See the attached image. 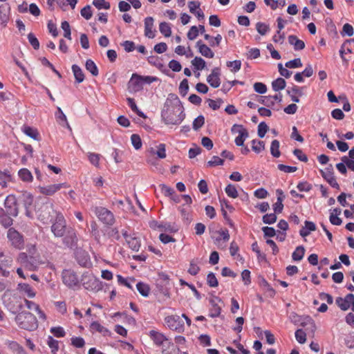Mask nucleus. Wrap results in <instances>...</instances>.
I'll list each match as a JSON object with an SVG mask.
<instances>
[{"label":"nucleus","mask_w":354,"mask_h":354,"mask_svg":"<svg viewBox=\"0 0 354 354\" xmlns=\"http://www.w3.org/2000/svg\"><path fill=\"white\" fill-rule=\"evenodd\" d=\"M178 209L180 212L184 224L186 225H189L193 220L192 210L190 207H189V209L185 208V205H183L178 207Z\"/></svg>","instance_id":"aec40b11"},{"label":"nucleus","mask_w":354,"mask_h":354,"mask_svg":"<svg viewBox=\"0 0 354 354\" xmlns=\"http://www.w3.org/2000/svg\"><path fill=\"white\" fill-rule=\"evenodd\" d=\"M252 144V149L257 153H259L265 149V142L262 140H253Z\"/></svg>","instance_id":"c03bdc74"},{"label":"nucleus","mask_w":354,"mask_h":354,"mask_svg":"<svg viewBox=\"0 0 354 354\" xmlns=\"http://www.w3.org/2000/svg\"><path fill=\"white\" fill-rule=\"evenodd\" d=\"M153 18L151 17H147L145 19V35L150 39H153L156 36V30H153Z\"/></svg>","instance_id":"dca6fc26"},{"label":"nucleus","mask_w":354,"mask_h":354,"mask_svg":"<svg viewBox=\"0 0 354 354\" xmlns=\"http://www.w3.org/2000/svg\"><path fill=\"white\" fill-rule=\"evenodd\" d=\"M127 104H128L129 106L131 108V109L134 113H136L138 116H140V118H147V115L138 108L133 98L127 97Z\"/></svg>","instance_id":"7c9ffc66"},{"label":"nucleus","mask_w":354,"mask_h":354,"mask_svg":"<svg viewBox=\"0 0 354 354\" xmlns=\"http://www.w3.org/2000/svg\"><path fill=\"white\" fill-rule=\"evenodd\" d=\"M4 210L11 216L17 217L19 214V204L17 198L13 194L7 196L4 201Z\"/></svg>","instance_id":"1a4fd4ad"},{"label":"nucleus","mask_w":354,"mask_h":354,"mask_svg":"<svg viewBox=\"0 0 354 354\" xmlns=\"http://www.w3.org/2000/svg\"><path fill=\"white\" fill-rule=\"evenodd\" d=\"M212 307L209 309V316L214 318L218 317L221 312V307L215 302V300L212 299L209 300Z\"/></svg>","instance_id":"cd10ccee"},{"label":"nucleus","mask_w":354,"mask_h":354,"mask_svg":"<svg viewBox=\"0 0 354 354\" xmlns=\"http://www.w3.org/2000/svg\"><path fill=\"white\" fill-rule=\"evenodd\" d=\"M92 211L98 220L105 226L110 227L115 223L113 213L107 208L102 206H95L92 208Z\"/></svg>","instance_id":"423d86ee"},{"label":"nucleus","mask_w":354,"mask_h":354,"mask_svg":"<svg viewBox=\"0 0 354 354\" xmlns=\"http://www.w3.org/2000/svg\"><path fill=\"white\" fill-rule=\"evenodd\" d=\"M221 69L215 67L212 70V73L207 77V82L213 88H218L221 84Z\"/></svg>","instance_id":"ddd939ff"},{"label":"nucleus","mask_w":354,"mask_h":354,"mask_svg":"<svg viewBox=\"0 0 354 354\" xmlns=\"http://www.w3.org/2000/svg\"><path fill=\"white\" fill-rule=\"evenodd\" d=\"M93 5L95 8H97L98 10H101V9L108 10L111 7L110 3L108 1H106L105 0H93Z\"/></svg>","instance_id":"8fccbe9b"},{"label":"nucleus","mask_w":354,"mask_h":354,"mask_svg":"<svg viewBox=\"0 0 354 354\" xmlns=\"http://www.w3.org/2000/svg\"><path fill=\"white\" fill-rule=\"evenodd\" d=\"M258 101L262 104L265 105L267 107L272 108L274 105V102L272 100L270 95L268 96H258Z\"/></svg>","instance_id":"a18cd8bd"},{"label":"nucleus","mask_w":354,"mask_h":354,"mask_svg":"<svg viewBox=\"0 0 354 354\" xmlns=\"http://www.w3.org/2000/svg\"><path fill=\"white\" fill-rule=\"evenodd\" d=\"M295 338L299 344H304L306 341V334L302 329L295 331Z\"/></svg>","instance_id":"69168bd1"},{"label":"nucleus","mask_w":354,"mask_h":354,"mask_svg":"<svg viewBox=\"0 0 354 354\" xmlns=\"http://www.w3.org/2000/svg\"><path fill=\"white\" fill-rule=\"evenodd\" d=\"M15 319L18 326L24 330L33 331L38 327L37 317L28 311H21L16 315Z\"/></svg>","instance_id":"7ed1b4c3"},{"label":"nucleus","mask_w":354,"mask_h":354,"mask_svg":"<svg viewBox=\"0 0 354 354\" xmlns=\"http://www.w3.org/2000/svg\"><path fill=\"white\" fill-rule=\"evenodd\" d=\"M299 324L302 327H305L308 324H310L312 326L313 330H315L316 329L315 323L314 320L308 315L302 316V320Z\"/></svg>","instance_id":"6e6d98bb"},{"label":"nucleus","mask_w":354,"mask_h":354,"mask_svg":"<svg viewBox=\"0 0 354 354\" xmlns=\"http://www.w3.org/2000/svg\"><path fill=\"white\" fill-rule=\"evenodd\" d=\"M286 82L282 77H278L272 82V88L274 91H279L285 88Z\"/></svg>","instance_id":"c9c22d12"},{"label":"nucleus","mask_w":354,"mask_h":354,"mask_svg":"<svg viewBox=\"0 0 354 354\" xmlns=\"http://www.w3.org/2000/svg\"><path fill=\"white\" fill-rule=\"evenodd\" d=\"M131 141L132 145L136 150H138L142 147V140L140 136L138 134H132L131 136Z\"/></svg>","instance_id":"e2e57ef3"},{"label":"nucleus","mask_w":354,"mask_h":354,"mask_svg":"<svg viewBox=\"0 0 354 354\" xmlns=\"http://www.w3.org/2000/svg\"><path fill=\"white\" fill-rule=\"evenodd\" d=\"M161 118L165 124H180L185 118L182 102L175 93H169L161 111Z\"/></svg>","instance_id":"f257e3e1"},{"label":"nucleus","mask_w":354,"mask_h":354,"mask_svg":"<svg viewBox=\"0 0 354 354\" xmlns=\"http://www.w3.org/2000/svg\"><path fill=\"white\" fill-rule=\"evenodd\" d=\"M18 175L20 179L24 182L30 183L33 180L31 172L26 168L19 169Z\"/></svg>","instance_id":"c85d7f7f"},{"label":"nucleus","mask_w":354,"mask_h":354,"mask_svg":"<svg viewBox=\"0 0 354 354\" xmlns=\"http://www.w3.org/2000/svg\"><path fill=\"white\" fill-rule=\"evenodd\" d=\"M75 258L81 267L90 268L92 266L90 256L84 250L77 249L75 252Z\"/></svg>","instance_id":"f8f14e48"},{"label":"nucleus","mask_w":354,"mask_h":354,"mask_svg":"<svg viewBox=\"0 0 354 354\" xmlns=\"http://www.w3.org/2000/svg\"><path fill=\"white\" fill-rule=\"evenodd\" d=\"M286 67L288 68H296L302 66V63L300 58H295L292 60L288 61L285 64Z\"/></svg>","instance_id":"0e129e2a"},{"label":"nucleus","mask_w":354,"mask_h":354,"mask_svg":"<svg viewBox=\"0 0 354 354\" xmlns=\"http://www.w3.org/2000/svg\"><path fill=\"white\" fill-rule=\"evenodd\" d=\"M297 188L300 192H309L312 189L313 186L310 183H308L307 181H302L299 182L297 185Z\"/></svg>","instance_id":"774afa93"},{"label":"nucleus","mask_w":354,"mask_h":354,"mask_svg":"<svg viewBox=\"0 0 354 354\" xmlns=\"http://www.w3.org/2000/svg\"><path fill=\"white\" fill-rule=\"evenodd\" d=\"M24 133L30 137L31 138H33L35 140H39V134L36 129H34L29 126H25L23 129Z\"/></svg>","instance_id":"72a5a7b5"},{"label":"nucleus","mask_w":354,"mask_h":354,"mask_svg":"<svg viewBox=\"0 0 354 354\" xmlns=\"http://www.w3.org/2000/svg\"><path fill=\"white\" fill-rule=\"evenodd\" d=\"M61 28L64 30V37L69 40H71V31L69 23L66 21H62Z\"/></svg>","instance_id":"4d7b16f0"},{"label":"nucleus","mask_w":354,"mask_h":354,"mask_svg":"<svg viewBox=\"0 0 354 354\" xmlns=\"http://www.w3.org/2000/svg\"><path fill=\"white\" fill-rule=\"evenodd\" d=\"M304 224L305 226L299 230V234L302 237L308 236L311 232L315 231L317 229L316 225L313 221H306Z\"/></svg>","instance_id":"5701e85b"},{"label":"nucleus","mask_w":354,"mask_h":354,"mask_svg":"<svg viewBox=\"0 0 354 354\" xmlns=\"http://www.w3.org/2000/svg\"><path fill=\"white\" fill-rule=\"evenodd\" d=\"M192 64L194 66V69L197 71H201L206 67L205 61L201 57H195L194 59L192 60Z\"/></svg>","instance_id":"4c0bfd02"},{"label":"nucleus","mask_w":354,"mask_h":354,"mask_svg":"<svg viewBox=\"0 0 354 354\" xmlns=\"http://www.w3.org/2000/svg\"><path fill=\"white\" fill-rule=\"evenodd\" d=\"M239 135L235 138V144L239 147L244 145V141L249 136V133L247 129H243L239 131Z\"/></svg>","instance_id":"473e14b6"},{"label":"nucleus","mask_w":354,"mask_h":354,"mask_svg":"<svg viewBox=\"0 0 354 354\" xmlns=\"http://www.w3.org/2000/svg\"><path fill=\"white\" fill-rule=\"evenodd\" d=\"M56 212H58L53 209V203L44 204L37 211L38 218L44 224L51 223L56 216Z\"/></svg>","instance_id":"6e6552de"},{"label":"nucleus","mask_w":354,"mask_h":354,"mask_svg":"<svg viewBox=\"0 0 354 354\" xmlns=\"http://www.w3.org/2000/svg\"><path fill=\"white\" fill-rule=\"evenodd\" d=\"M205 124V118L203 115H200L196 118L194 119L192 128L195 131L199 130Z\"/></svg>","instance_id":"3c124183"},{"label":"nucleus","mask_w":354,"mask_h":354,"mask_svg":"<svg viewBox=\"0 0 354 354\" xmlns=\"http://www.w3.org/2000/svg\"><path fill=\"white\" fill-rule=\"evenodd\" d=\"M17 261L24 268L30 271L37 270L40 264L39 255H28L26 252L19 254Z\"/></svg>","instance_id":"0eeeda50"},{"label":"nucleus","mask_w":354,"mask_h":354,"mask_svg":"<svg viewBox=\"0 0 354 354\" xmlns=\"http://www.w3.org/2000/svg\"><path fill=\"white\" fill-rule=\"evenodd\" d=\"M75 82L78 84L84 80L85 76L82 68L77 64H73L71 67Z\"/></svg>","instance_id":"a878e982"},{"label":"nucleus","mask_w":354,"mask_h":354,"mask_svg":"<svg viewBox=\"0 0 354 354\" xmlns=\"http://www.w3.org/2000/svg\"><path fill=\"white\" fill-rule=\"evenodd\" d=\"M207 283L209 287L215 288L218 285V280L213 272H209L207 276Z\"/></svg>","instance_id":"13d9d810"},{"label":"nucleus","mask_w":354,"mask_h":354,"mask_svg":"<svg viewBox=\"0 0 354 354\" xmlns=\"http://www.w3.org/2000/svg\"><path fill=\"white\" fill-rule=\"evenodd\" d=\"M322 178L333 188L339 189V185L337 183L334 173L321 174Z\"/></svg>","instance_id":"bb28decb"},{"label":"nucleus","mask_w":354,"mask_h":354,"mask_svg":"<svg viewBox=\"0 0 354 354\" xmlns=\"http://www.w3.org/2000/svg\"><path fill=\"white\" fill-rule=\"evenodd\" d=\"M204 38L209 41V46L212 47L215 46H218L222 40V36L220 34H218L216 37H212L208 34H205Z\"/></svg>","instance_id":"f704fd0d"},{"label":"nucleus","mask_w":354,"mask_h":354,"mask_svg":"<svg viewBox=\"0 0 354 354\" xmlns=\"http://www.w3.org/2000/svg\"><path fill=\"white\" fill-rule=\"evenodd\" d=\"M90 330L92 333L99 332L103 335V336H109L111 332L109 329L102 326L98 322L94 321L90 324Z\"/></svg>","instance_id":"4be33fe9"},{"label":"nucleus","mask_w":354,"mask_h":354,"mask_svg":"<svg viewBox=\"0 0 354 354\" xmlns=\"http://www.w3.org/2000/svg\"><path fill=\"white\" fill-rule=\"evenodd\" d=\"M268 129L269 127L265 122H260L259 124L258 125V136L261 138H263L265 136L267 131H268Z\"/></svg>","instance_id":"680f3d73"},{"label":"nucleus","mask_w":354,"mask_h":354,"mask_svg":"<svg viewBox=\"0 0 354 354\" xmlns=\"http://www.w3.org/2000/svg\"><path fill=\"white\" fill-rule=\"evenodd\" d=\"M8 240L11 242L12 245L17 249H21L24 246V241L23 235L13 227H10L7 234Z\"/></svg>","instance_id":"9b49d317"},{"label":"nucleus","mask_w":354,"mask_h":354,"mask_svg":"<svg viewBox=\"0 0 354 354\" xmlns=\"http://www.w3.org/2000/svg\"><path fill=\"white\" fill-rule=\"evenodd\" d=\"M159 30L165 37H169L171 35V28L169 24L167 22H161L159 25Z\"/></svg>","instance_id":"79ce46f5"},{"label":"nucleus","mask_w":354,"mask_h":354,"mask_svg":"<svg viewBox=\"0 0 354 354\" xmlns=\"http://www.w3.org/2000/svg\"><path fill=\"white\" fill-rule=\"evenodd\" d=\"M280 143L277 140H273L270 145V153L274 158H279L281 156L279 151Z\"/></svg>","instance_id":"58836bf2"},{"label":"nucleus","mask_w":354,"mask_h":354,"mask_svg":"<svg viewBox=\"0 0 354 354\" xmlns=\"http://www.w3.org/2000/svg\"><path fill=\"white\" fill-rule=\"evenodd\" d=\"M140 75L138 73H133L128 83V88L130 91L136 93L143 89L142 81L139 80Z\"/></svg>","instance_id":"2eb2a0df"},{"label":"nucleus","mask_w":354,"mask_h":354,"mask_svg":"<svg viewBox=\"0 0 354 354\" xmlns=\"http://www.w3.org/2000/svg\"><path fill=\"white\" fill-rule=\"evenodd\" d=\"M305 248L303 245L297 246L292 254V260L299 261L303 259L305 254Z\"/></svg>","instance_id":"c756f323"},{"label":"nucleus","mask_w":354,"mask_h":354,"mask_svg":"<svg viewBox=\"0 0 354 354\" xmlns=\"http://www.w3.org/2000/svg\"><path fill=\"white\" fill-rule=\"evenodd\" d=\"M139 80L142 81V85L144 84H151L153 82L160 81V79L155 76H143L140 75L139 77Z\"/></svg>","instance_id":"052dcab7"},{"label":"nucleus","mask_w":354,"mask_h":354,"mask_svg":"<svg viewBox=\"0 0 354 354\" xmlns=\"http://www.w3.org/2000/svg\"><path fill=\"white\" fill-rule=\"evenodd\" d=\"M256 29L261 35H265L270 31V26L263 22H257L256 24Z\"/></svg>","instance_id":"603ef678"},{"label":"nucleus","mask_w":354,"mask_h":354,"mask_svg":"<svg viewBox=\"0 0 354 354\" xmlns=\"http://www.w3.org/2000/svg\"><path fill=\"white\" fill-rule=\"evenodd\" d=\"M62 279L63 283L69 289L76 290L81 288V279L79 278L77 272L73 270H63L62 272Z\"/></svg>","instance_id":"39448f33"},{"label":"nucleus","mask_w":354,"mask_h":354,"mask_svg":"<svg viewBox=\"0 0 354 354\" xmlns=\"http://www.w3.org/2000/svg\"><path fill=\"white\" fill-rule=\"evenodd\" d=\"M81 285L87 290L98 292L103 288V282L88 272H84L81 276Z\"/></svg>","instance_id":"20e7f679"},{"label":"nucleus","mask_w":354,"mask_h":354,"mask_svg":"<svg viewBox=\"0 0 354 354\" xmlns=\"http://www.w3.org/2000/svg\"><path fill=\"white\" fill-rule=\"evenodd\" d=\"M129 247L133 251L138 252L141 246V241L139 237L136 236V233L127 241Z\"/></svg>","instance_id":"393cba45"},{"label":"nucleus","mask_w":354,"mask_h":354,"mask_svg":"<svg viewBox=\"0 0 354 354\" xmlns=\"http://www.w3.org/2000/svg\"><path fill=\"white\" fill-rule=\"evenodd\" d=\"M189 84L187 79H184L181 81L179 86V93L181 96L185 97L189 91Z\"/></svg>","instance_id":"864d4df0"},{"label":"nucleus","mask_w":354,"mask_h":354,"mask_svg":"<svg viewBox=\"0 0 354 354\" xmlns=\"http://www.w3.org/2000/svg\"><path fill=\"white\" fill-rule=\"evenodd\" d=\"M86 69L89 71L93 76H97L99 74L98 68L95 62L91 59H87L85 64Z\"/></svg>","instance_id":"e433bc0d"},{"label":"nucleus","mask_w":354,"mask_h":354,"mask_svg":"<svg viewBox=\"0 0 354 354\" xmlns=\"http://www.w3.org/2000/svg\"><path fill=\"white\" fill-rule=\"evenodd\" d=\"M226 66L228 68H230L231 71L232 73H236L241 69V60H234V61H228L226 63Z\"/></svg>","instance_id":"49530a36"},{"label":"nucleus","mask_w":354,"mask_h":354,"mask_svg":"<svg viewBox=\"0 0 354 354\" xmlns=\"http://www.w3.org/2000/svg\"><path fill=\"white\" fill-rule=\"evenodd\" d=\"M50 331L56 337H64L66 335V332L62 326L52 327Z\"/></svg>","instance_id":"338daca9"},{"label":"nucleus","mask_w":354,"mask_h":354,"mask_svg":"<svg viewBox=\"0 0 354 354\" xmlns=\"http://www.w3.org/2000/svg\"><path fill=\"white\" fill-rule=\"evenodd\" d=\"M196 46L198 49V52L204 57L207 58H213L214 57V53L212 49L206 44H203L201 40H198L196 42Z\"/></svg>","instance_id":"6ab92c4d"},{"label":"nucleus","mask_w":354,"mask_h":354,"mask_svg":"<svg viewBox=\"0 0 354 354\" xmlns=\"http://www.w3.org/2000/svg\"><path fill=\"white\" fill-rule=\"evenodd\" d=\"M13 216L6 212L3 207H0V224L5 228L10 227L13 224Z\"/></svg>","instance_id":"f3484780"},{"label":"nucleus","mask_w":354,"mask_h":354,"mask_svg":"<svg viewBox=\"0 0 354 354\" xmlns=\"http://www.w3.org/2000/svg\"><path fill=\"white\" fill-rule=\"evenodd\" d=\"M225 191L227 195L230 198H236L239 196L236 188L234 185H227L225 189Z\"/></svg>","instance_id":"de8ad7c7"},{"label":"nucleus","mask_w":354,"mask_h":354,"mask_svg":"<svg viewBox=\"0 0 354 354\" xmlns=\"http://www.w3.org/2000/svg\"><path fill=\"white\" fill-rule=\"evenodd\" d=\"M51 223L50 230L55 237L62 238V243L66 248H77V232L72 227L67 226L66 221L62 212H56V216Z\"/></svg>","instance_id":"f03ea898"},{"label":"nucleus","mask_w":354,"mask_h":354,"mask_svg":"<svg viewBox=\"0 0 354 354\" xmlns=\"http://www.w3.org/2000/svg\"><path fill=\"white\" fill-rule=\"evenodd\" d=\"M9 20V15L6 10V8L3 5L0 6V24L6 26Z\"/></svg>","instance_id":"ea45409f"},{"label":"nucleus","mask_w":354,"mask_h":354,"mask_svg":"<svg viewBox=\"0 0 354 354\" xmlns=\"http://www.w3.org/2000/svg\"><path fill=\"white\" fill-rule=\"evenodd\" d=\"M167 326L172 330L183 333L185 330L184 323L178 315H170L165 318Z\"/></svg>","instance_id":"9d476101"},{"label":"nucleus","mask_w":354,"mask_h":354,"mask_svg":"<svg viewBox=\"0 0 354 354\" xmlns=\"http://www.w3.org/2000/svg\"><path fill=\"white\" fill-rule=\"evenodd\" d=\"M136 288L138 291L142 296L145 297L149 296L150 288L147 284L140 281L136 284Z\"/></svg>","instance_id":"a19ab883"},{"label":"nucleus","mask_w":354,"mask_h":354,"mask_svg":"<svg viewBox=\"0 0 354 354\" xmlns=\"http://www.w3.org/2000/svg\"><path fill=\"white\" fill-rule=\"evenodd\" d=\"M259 283L265 290L269 293V296L273 297L275 295V290L272 288L270 283L261 277L259 279Z\"/></svg>","instance_id":"2f4dec72"},{"label":"nucleus","mask_w":354,"mask_h":354,"mask_svg":"<svg viewBox=\"0 0 354 354\" xmlns=\"http://www.w3.org/2000/svg\"><path fill=\"white\" fill-rule=\"evenodd\" d=\"M162 354H187V352H182L179 348L176 346L170 340L165 343L162 348Z\"/></svg>","instance_id":"a211bd4d"},{"label":"nucleus","mask_w":354,"mask_h":354,"mask_svg":"<svg viewBox=\"0 0 354 354\" xmlns=\"http://www.w3.org/2000/svg\"><path fill=\"white\" fill-rule=\"evenodd\" d=\"M276 214H277L274 212L270 214H266L264 216H263L262 221L263 223L268 225L274 223L277 219V216Z\"/></svg>","instance_id":"09e8293b"},{"label":"nucleus","mask_w":354,"mask_h":354,"mask_svg":"<svg viewBox=\"0 0 354 354\" xmlns=\"http://www.w3.org/2000/svg\"><path fill=\"white\" fill-rule=\"evenodd\" d=\"M47 344L51 349L53 354H56L59 350V342L55 339L52 336H48L47 339Z\"/></svg>","instance_id":"37998d69"},{"label":"nucleus","mask_w":354,"mask_h":354,"mask_svg":"<svg viewBox=\"0 0 354 354\" xmlns=\"http://www.w3.org/2000/svg\"><path fill=\"white\" fill-rule=\"evenodd\" d=\"M63 186V184H54L50 185L46 187H39L40 193L46 195V196H52L56 192L59 190Z\"/></svg>","instance_id":"412c9836"},{"label":"nucleus","mask_w":354,"mask_h":354,"mask_svg":"<svg viewBox=\"0 0 354 354\" xmlns=\"http://www.w3.org/2000/svg\"><path fill=\"white\" fill-rule=\"evenodd\" d=\"M288 42L294 46L295 50H301L305 48V43L302 40L299 39L296 35H289Z\"/></svg>","instance_id":"b1692460"},{"label":"nucleus","mask_w":354,"mask_h":354,"mask_svg":"<svg viewBox=\"0 0 354 354\" xmlns=\"http://www.w3.org/2000/svg\"><path fill=\"white\" fill-rule=\"evenodd\" d=\"M336 304L338 306V307L344 311L347 310L350 307L351 304L348 302H346L345 299L338 297L336 298L335 300Z\"/></svg>","instance_id":"5fc2aeb1"},{"label":"nucleus","mask_w":354,"mask_h":354,"mask_svg":"<svg viewBox=\"0 0 354 354\" xmlns=\"http://www.w3.org/2000/svg\"><path fill=\"white\" fill-rule=\"evenodd\" d=\"M149 336L157 346H162V348L166 342L170 341L165 335L153 330L149 331Z\"/></svg>","instance_id":"4468645a"},{"label":"nucleus","mask_w":354,"mask_h":354,"mask_svg":"<svg viewBox=\"0 0 354 354\" xmlns=\"http://www.w3.org/2000/svg\"><path fill=\"white\" fill-rule=\"evenodd\" d=\"M224 163V160L221 158L217 156H214L212 158V160L207 162V166L209 167H216L218 165H223Z\"/></svg>","instance_id":"bf43d9fd"}]
</instances>
